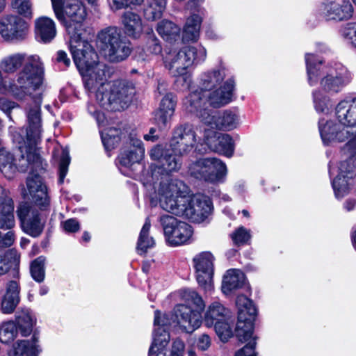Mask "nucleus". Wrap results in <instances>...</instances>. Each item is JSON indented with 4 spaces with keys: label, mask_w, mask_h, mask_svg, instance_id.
Segmentation results:
<instances>
[{
    "label": "nucleus",
    "mask_w": 356,
    "mask_h": 356,
    "mask_svg": "<svg viewBox=\"0 0 356 356\" xmlns=\"http://www.w3.org/2000/svg\"><path fill=\"white\" fill-rule=\"evenodd\" d=\"M305 63L309 84H320V90L312 92L315 109L318 113H328L332 107L330 96L340 92L351 81V73L339 63L324 66L323 60L312 54H306Z\"/></svg>",
    "instance_id": "obj_1"
},
{
    "label": "nucleus",
    "mask_w": 356,
    "mask_h": 356,
    "mask_svg": "<svg viewBox=\"0 0 356 356\" xmlns=\"http://www.w3.org/2000/svg\"><path fill=\"white\" fill-rule=\"evenodd\" d=\"M183 297L188 305H177L171 314V320L165 314L161 316L159 311L154 312V325L159 326L154 330L153 341L149 350V356L156 353H162L169 342L170 334L165 329V326L176 323L183 328L185 332L191 333L198 328L202 323L201 312L205 307L202 297L195 291L186 289L184 292Z\"/></svg>",
    "instance_id": "obj_2"
},
{
    "label": "nucleus",
    "mask_w": 356,
    "mask_h": 356,
    "mask_svg": "<svg viewBox=\"0 0 356 356\" xmlns=\"http://www.w3.org/2000/svg\"><path fill=\"white\" fill-rule=\"evenodd\" d=\"M23 145V143L19 144L20 155L17 159H14L13 154L5 149L0 151V170L9 179L13 177L16 170L22 172L30 170L29 175L26 179V186L31 197V200L40 210H47L49 207L50 198L41 175L45 172L47 163L42 159L43 169L40 170H38V168L33 164V161L31 160L26 170H21L19 164L20 159H22V156L24 155V158H27V153L25 151L22 152L20 148V146Z\"/></svg>",
    "instance_id": "obj_3"
},
{
    "label": "nucleus",
    "mask_w": 356,
    "mask_h": 356,
    "mask_svg": "<svg viewBox=\"0 0 356 356\" xmlns=\"http://www.w3.org/2000/svg\"><path fill=\"white\" fill-rule=\"evenodd\" d=\"M32 102L26 107V115L27 119V127L22 129L18 136H15V140L18 144L23 143L20 146L22 152L27 153V158L24 155L22 156L20 159V168L22 170L26 169L30 161L33 159V164L38 168V170H42V159L38 153L37 146L41 141L42 136V116H41V102L40 95L31 97Z\"/></svg>",
    "instance_id": "obj_4"
},
{
    "label": "nucleus",
    "mask_w": 356,
    "mask_h": 356,
    "mask_svg": "<svg viewBox=\"0 0 356 356\" xmlns=\"http://www.w3.org/2000/svg\"><path fill=\"white\" fill-rule=\"evenodd\" d=\"M44 78V67L38 56H30L15 79L8 84V92L15 99L32 97L34 92L41 87Z\"/></svg>",
    "instance_id": "obj_5"
},
{
    "label": "nucleus",
    "mask_w": 356,
    "mask_h": 356,
    "mask_svg": "<svg viewBox=\"0 0 356 356\" xmlns=\"http://www.w3.org/2000/svg\"><path fill=\"white\" fill-rule=\"evenodd\" d=\"M236 303L238 307V321L235 334L240 341L248 343L238 350L234 356H257L255 338L252 339V337L257 309L252 300L244 295L238 296Z\"/></svg>",
    "instance_id": "obj_6"
},
{
    "label": "nucleus",
    "mask_w": 356,
    "mask_h": 356,
    "mask_svg": "<svg viewBox=\"0 0 356 356\" xmlns=\"http://www.w3.org/2000/svg\"><path fill=\"white\" fill-rule=\"evenodd\" d=\"M100 53L111 63L125 60L131 54V42L122 35L120 28L110 26L100 30L97 35Z\"/></svg>",
    "instance_id": "obj_7"
},
{
    "label": "nucleus",
    "mask_w": 356,
    "mask_h": 356,
    "mask_svg": "<svg viewBox=\"0 0 356 356\" xmlns=\"http://www.w3.org/2000/svg\"><path fill=\"white\" fill-rule=\"evenodd\" d=\"M234 81L232 79H228L222 86L212 92L207 93L200 88L186 98L184 104L188 112L195 113L200 119V115L202 111H211L205 108L207 102L209 104L218 108L227 104L232 101L233 91L234 89Z\"/></svg>",
    "instance_id": "obj_8"
},
{
    "label": "nucleus",
    "mask_w": 356,
    "mask_h": 356,
    "mask_svg": "<svg viewBox=\"0 0 356 356\" xmlns=\"http://www.w3.org/2000/svg\"><path fill=\"white\" fill-rule=\"evenodd\" d=\"M55 16L69 38L75 41L86 18L85 6L79 0H51Z\"/></svg>",
    "instance_id": "obj_9"
},
{
    "label": "nucleus",
    "mask_w": 356,
    "mask_h": 356,
    "mask_svg": "<svg viewBox=\"0 0 356 356\" xmlns=\"http://www.w3.org/2000/svg\"><path fill=\"white\" fill-rule=\"evenodd\" d=\"M136 93L134 85L127 81H116L107 88H98L96 100L101 107L111 112L127 108Z\"/></svg>",
    "instance_id": "obj_10"
},
{
    "label": "nucleus",
    "mask_w": 356,
    "mask_h": 356,
    "mask_svg": "<svg viewBox=\"0 0 356 356\" xmlns=\"http://www.w3.org/2000/svg\"><path fill=\"white\" fill-rule=\"evenodd\" d=\"M170 57L165 60V67L172 76H180L186 74L188 67L203 63L207 57V51L201 45L187 46Z\"/></svg>",
    "instance_id": "obj_11"
},
{
    "label": "nucleus",
    "mask_w": 356,
    "mask_h": 356,
    "mask_svg": "<svg viewBox=\"0 0 356 356\" xmlns=\"http://www.w3.org/2000/svg\"><path fill=\"white\" fill-rule=\"evenodd\" d=\"M181 204L174 215L182 216L194 222L204 221L211 213L212 205L206 196L196 195L193 197H182Z\"/></svg>",
    "instance_id": "obj_12"
},
{
    "label": "nucleus",
    "mask_w": 356,
    "mask_h": 356,
    "mask_svg": "<svg viewBox=\"0 0 356 356\" xmlns=\"http://www.w3.org/2000/svg\"><path fill=\"white\" fill-rule=\"evenodd\" d=\"M159 191L161 207L175 214V210L181 204L180 200L188 197V187L181 180L171 179L167 182H161Z\"/></svg>",
    "instance_id": "obj_13"
},
{
    "label": "nucleus",
    "mask_w": 356,
    "mask_h": 356,
    "mask_svg": "<svg viewBox=\"0 0 356 356\" xmlns=\"http://www.w3.org/2000/svg\"><path fill=\"white\" fill-rule=\"evenodd\" d=\"M189 171L191 175L197 179L213 183L223 178L227 168L216 158H202L191 165Z\"/></svg>",
    "instance_id": "obj_14"
},
{
    "label": "nucleus",
    "mask_w": 356,
    "mask_h": 356,
    "mask_svg": "<svg viewBox=\"0 0 356 356\" xmlns=\"http://www.w3.org/2000/svg\"><path fill=\"white\" fill-rule=\"evenodd\" d=\"M164 236L168 243L172 246H178L187 243L192 236L193 230L188 224L178 220L170 215L160 217Z\"/></svg>",
    "instance_id": "obj_15"
},
{
    "label": "nucleus",
    "mask_w": 356,
    "mask_h": 356,
    "mask_svg": "<svg viewBox=\"0 0 356 356\" xmlns=\"http://www.w3.org/2000/svg\"><path fill=\"white\" fill-rule=\"evenodd\" d=\"M229 311L220 302H214L209 307L205 316L207 327H214L220 339L226 342L232 336V331L228 323Z\"/></svg>",
    "instance_id": "obj_16"
},
{
    "label": "nucleus",
    "mask_w": 356,
    "mask_h": 356,
    "mask_svg": "<svg viewBox=\"0 0 356 356\" xmlns=\"http://www.w3.org/2000/svg\"><path fill=\"white\" fill-rule=\"evenodd\" d=\"M17 216L24 232L32 237H38L42 233L45 221L40 212L28 203L22 202L17 207Z\"/></svg>",
    "instance_id": "obj_17"
},
{
    "label": "nucleus",
    "mask_w": 356,
    "mask_h": 356,
    "mask_svg": "<svg viewBox=\"0 0 356 356\" xmlns=\"http://www.w3.org/2000/svg\"><path fill=\"white\" fill-rule=\"evenodd\" d=\"M196 143V134L191 124H179L175 127L170 140L171 152L179 156L188 154Z\"/></svg>",
    "instance_id": "obj_18"
},
{
    "label": "nucleus",
    "mask_w": 356,
    "mask_h": 356,
    "mask_svg": "<svg viewBox=\"0 0 356 356\" xmlns=\"http://www.w3.org/2000/svg\"><path fill=\"white\" fill-rule=\"evenodd\" d=\"M69 43L74 63L79 72L98 61L97 54L88 42L82 40L81 33L75 41L69 38Z\"/></svg>",
    "instance_id": "obj_19"
},
{
    "label": "nucleus",
    "mask_w": 356,
    "mask_h": 356,
    "mask_svg": "<svg viewBox=\"0 0 356 356\" xmlns=\"http://www.w3.org/2000/svg\"><path fill=\"white\" fill-rule=\"evenodd\" d=\"M213 261L214 257L210 252H200L193 259L196 280L206 291L213 289Z\"/></svg>",
    "instance_id": "obj_20"
},
{
    "label": "nucleus",
    "mask_w": 356,
    "mask_h": 356,
    "mask_svg": "<svg viewBox=\"0 0 356 356\" xmlns=\"http://www.w3.org/2000/svg\"><path fill=\"white\" fill-rule=\"evenodd\" d=\"M319 16L326 21H343L350 19L353 7L349 0L322 3L318 10Z\"/></svg>",
    "instance_id": "obj_21"
},
{
    "label": "nucleus",
    "mask_w": 356,
    "mask_h": 356,
    "mask_svg": "<svg viewBox=\"0 0 356 356\" xmlns=\"http://www.w3.org/2000/svg\"><path fill=\"white\" fill-rule=\"evenodd\" d=\"M25 20L15 15H8L0 19V34L6 41L22 40L27 33Z\"/></svg>",
    "instance_id": "obj_22"
},
{
    "label": "nucleus",
    "mask_w": 356,
    "mask_h": 356,
    "mask_svg": "<svg viewBox=\"0 0 356 356\" xmlns=\"http://www.w3.org/2000/svg\"><path fill=\"white\" fill-rule=\"evenodd\" d=\"M200 116L203 123L218 129H232L236 127L238 122L236 114L230 110L204 111L201 113Z\"/></svg>",
    "instance_id": "obj_23"
},
{
    "label": "nucleus",
    "mask_w": 356,
    "mask_h": 356,
    "mask_svg": "<svg viewBox=\"0 0 356 356\" xmlns=\"http://www.w3.org/2000/svg\"><path fill=\"white\" fill-rule=\"evenodd\" d=\"M83 78L86 89L92 92L96 88H107L105 82L109 77L108 67L106 64L96 62L84 71L79 72Z\"/></svg>",
    "instance_id": "obj_24"
},
{
    "label": "nucleus",
    "mask_w": 356,
    "mask_h": 356,
    "mask_svg": "<svg viewBox=\"0 0 356 356\" xmlns=\"http://www.w3.org/2000/svg\"><path fill=\"white\" fill-rule=\"evenodd\" d=\"M339 123L350 128L356 127V97H348L341 101L335 108Z\"/></svg>",
    "instance_id": "obj_25"
},
{
    "label": "nucleus",
    "mask_w": 356,
    "mask_h": 356,
    "mask_svg": "<svg viewBox=\"0 0 356 356\" xmlns=\"http://www.w3.org/2000/svg\"><path fill=\"white\" fill-rule=\"evenodd\" d=\"M177 104L176 96L172 93L166 94L161 99L159 109L155 113V120L159 127L166 128L174 114Z\"/></svg>",
    "instance_id": "obj_26"
},
{
    "label": "nucleus",
    "mask_w": 356,
    "mask_h": 356,
    "mask_svg": "<svg viewBox=\"0 0 356 356\" xmlns=\"http://www.w3.org/2000/svg\"><path fill=\"white\" fill-rule=\"evenodd\" d=\"M130 144L129 149L121 152L118 156L120 164L127 168L136 163L138 164L145 154V149L140 140L131 137L130 138Z\"/></svg>",
    "instance_id": "obj_27"
},
{
    "label": "nucleus",
    "mask_w": 356,
    "mask_h": 356,
    "mask_svg": "<svg viewBox=\"0 0 356 356\" xmlns=\"http://www.w3.org/2000/svg\"><path fill=\"white\" fill-rule=\"evenodd\" d=\"M226 68L220 61L219 65L211 70L204 72L200 78V88L207 93L220 86L226 76Z\"/></svg>",
    "instance_id": "obj_28"
},
{
    "label": "nucleus",
    "mask_w": 356,
    "mask_h": 356,
    "mask_svg": "<svg viewBox=\"0 0 356 356\" xmlns=\"http://www.w3.org/2000/svg\"><path fill=\"white\" fill-rule=\"evenodd\" d=\"M205 144L211 151L227 157L232 156L234 152L233 139L227 134H220L218 136L207 138L205 140Z\"/></svg>",
    "instance_id": "obj_29"
},
{
    "label": "nucleus",
    "mask_w": 356,
    "mask_h": 356,
    "mask_svg": "<svg viewBox=\"0 0 356 356\" xmlns=\"http://www.w3.org/2000/svg\"><path fill=\"white\" fill-rule=\"evenodd\" d=\"M20 287L17 282L10 281L6 284V293L1 300V310L3 314H12L19 302Z\"/></svg>",
    "instance_id": "obj_30"
},
{
    "label": "nucleus",
    "mask_w": 356,
    "mask_h": 356,
    "mask_svg": "<svg viewBox=\"0 0 356 356\" xmlns=\"http://www.w3.org/2000/svg\"><path fill=\"white\" fill-rule=\"evenodd\" d=\"M35 38L43 43L50 42L56 35V25L53 19L41 17L35 20Z\"/></svg>",
    "instance_id": "obj_31"
},
{
    "label": "nucleus",
    "mask_w": 356,
    "mask_h": 356,
    "mask_svg": "<svg viewBox=\"0 0 356 356\" xmlns=\"http://www.w3.org/2000/svg\"><path fill=\"white\" fill-rule=\"evenodd\" d=\"M125 33L131 38H138L143 32L142 19L137 13L124 12L121 17Z\"/></svg>",
    "instance_id": "obj_32"
},
{
    "label": "nucleus",
    "mask_w": 356,
    "mask_h": 356,
    "mask_svg": "<svg viewBox=\"0 0 356 356\" xmlns=\"http://www.w3.org/2000/svg\"><path fill=\"white\" fill-rule=\"evenodd\" d=\"M15 225L14 202L6 195L0 202V229H11Z\"/></svg>",
    "instance_id": "obj_33"
},
{
    "label": "nucleus",
    "mask_w": 356,
    "mask_h": 356,
    "mask_svg": "<svg viewBox=\"0 0 356 356\" xmlns=\"http://www.w3.org/2000/svg\"><path fill=\"white\" fill-rule=\"evenodd\" d=\"M245 283L244 273L240 270L231 269L227 271L223 277L222 290L224 293H230L232 291L242 288Z\"/></svg>",
    "instance_id": "obj_34"
},
{
    "label": "nucleus",
    "mask_w": 356,
    "mask_h": 356,
    "mask_svg": "<svg viewBox=\"0 0 356 356\" xmlns=\"http://www.w3.org/2000/svg\"><path fill=\"white\" fill-rule=\"evenodd\" d=\"M38 337L35 332L32 340H22L17 343L13 347V356H38L40 352L39 346L37 344Z\"/></svg>",
    "instance_id": "obj_35"
},
{
    "label": "nucleus",
    "mask_w": 356,
    "mask_h": 356,
    "mask_svg": "<svg viewBox=\"0 0 356 356\" xmlns=\"http://www.w3.org/2000/svg\"><path fill=\"white\" fill-rule=\"evenodd\" d=\"M166 6V0H146L143 3V13L148 21L159 19Z\"/></svg>",
    "instance_id": "obj_36"
},
{
    "label": "nucleus",
    "mask_w": 356,
    "mask_h": 356,
    "mask_svg": "<svg viewBox=\"0 0 356 356\" xmlns=\"http://www.w3.org/2000/svg\"><path fill=\"white\" fill-rule=\"evenodd\" d=\"M163 50L160 40L156 35L152 33H148L145 45L143 49V53H140L138 56V60L142 62L149 60V56L159 55Z\"/></svg>",
    "instance_id": "obj_37"
},
{
    "label": "nucleus",
    "mask_w": 356,
    "mask_h": 356,
    "mask_svg": "<svg viewBox=\"0 0 356 356\" xmlns=\"http://www.w3.org/2000/svg\"><path fill=\"white\" fill-rule=\"evenodd\" d=\"M156 31L158 33L170 43H172L180 38V29L172 22L162 20L157 24Z\"/></svg>",
    "instance_id": "obj_38"
},
{
    "label": "nucleus",
    "mask_w": 356,
    "mask_h": 356,
    "mask_svg": "<svg viewBox=\"0 0 356 356\" xmlns=\"http://www.w3.org/2000/svg\"><path fill=\"white\" fill-rule=\"evenodd\" d=\"M19 255L15 250L11 249L0 255V275H4L10 270L18 273Z\"/></svg>",
    "instance_id": "obj_39"
},
{
    "label": "nucleus",
    "mask_w": 356,
    "mask_h": 356,
    "mask_svg": "<svg viewBox=\"0 0 356 356\" xmlns=\"http://www.w3.org/2000/svg\"><path fill=\"white\" fill-rule=\"evenodd\" d=\"M151 223L149 218L145 219V222L140 230L137 241V251L140 254H145L148 249L155 245L154 238L149 236V229Z\"/></svg>",
    "instance_id": "obj_40"
},
{
    "label": "nucleus",
    "mask_w": 356,
    "mask_h": 356,
    "mask_svg": "<svg viewBox=\"0 0 356 356\" xmlns=\"http://www.w3.org/2000/svg\"><path fill=\"white\" fill-rule=\"evenodd\" d=\"M25 54H14L5 57L1 62V70L7 74H13L19 70L27 60Z\"/></svg>",
    "instance_id": "obj_41"
},
{
    "label": "nucleus",
    "mask_w": 356,
    "mask_h": 356,
    "mask_svg": "<svg viewBox=\"0 0 356 356\" xmlns=\"http://www.w3.org/2000/svg\"><path fill=\"white\" fill-rule=\"evenodd\" d=\"M202 19L198 15H193L186 20L183 31V39L186 41H195L199 38Z\"/></svg>",
    "instance_id": "obj_42"
},
{
    "label": "nucleus",
    "mask_w": 356,
    "mask_h": 356,
    "mask_svg": "<svg viewBox=\"0 0 356 356\" xmlns=\"http://www.w3.org/2000/svg\"><path fill=\"white\" fill-rule=\"evenodd\" d=\"M181 156L179 154H175L172 152L165 153L161 162L163 171L167 174L177 172L182 165Z\"/></svg>",
    "instance_id": "obj_43"
},
{
    "label": "nucleus",
    "mask_w": 356,
    "mask_h": 356,
    "mask_svg": "<svg viewBox=\"0 0 356 356\" xmlns=\"http://www.w3.org/2000/svg\"><path fill=\"white\" fill-rule=\"evenodd\" d=\"M122 131L117 128H109L102 133V140L105 149L108 151L114 149L120 142Z\"/></svg>",
    "instance_id": "obj_44"
},
{
    "label": "nucleus",
    "mask_w": 356,
    "mask_h": 356,
    "mask_svg": "<svg viewBox=\"0 0 356 356\" xmlns=\"http://www.w3.org/2000/svg\"><path fill=\"white\" fill-rule=\"evenodd\" d=\"M17 327L13 321H7L0 325V341L3 343L12 342L17 335Z\"/></svg>",
    "instance_id": "obj_45"
},
{
    "label": "nucleus",
    "mask_w": 356,
    "mask_h": 356,
    "mask_svg": "<svg viewBox=\"0 0 356 356\" xmlns=\"http://www.w3.org/2000/svg\"><path fill=\"white\" fill-rule=\"evenodd\" d=\"M17 327L22 336L29 335L33 330V321L28 311L16 316Z\"/></svg>",
    "instance_id": "obj_46"
},
{
    "label": "nucleus",
    "mask_w": 356,
    "mask_h": 356,
    "mask_svg": "<svg viewBox=\"0 0 356 356\" xmlns=\"http://www.w3.org/2000/svg\"><path fill=\"white\" fill-rule=\"evenodd\" d=\"M45 257L40 256L33 260L31 264L30 272L33 279L38 282H43L45 276L44 264Z\"/></svg>",
    "instance_id": "obj_47"
},
{
    "label": "nucleus",
    "mask_w": 356,
    "mask_h": 356,
    "mask_svg": "<svg viewBox=\"0 0 356 356\" xmlns=\"http://www.w3.org/2000/svg\"><path fill=\"white\" fill-rule=\"evenodd\" d=\"M12 10L24 17H31L32 3L30 0H11Z\"/></svg>",
    "instance_id": "obj_48"
},
{
    "label": "nucleus",
    "mask_w": 356,
    "mask_h": 356,
    "mask_svg": "<svg viewBox=\"0 0 356 356\" xmlns=\"http://www.w3.org/2000/svg\"><path fill=\"white\" fill-rule=\"evenodd\" d=\"M231 238L238 246L248 244L251 240L250 230L243 226L239 227L231 234Z\"/></svg>",
    "instance_id": "obj_49"
},
{
    "label": "nucleus",
    "mask_w": 356,
    "mask_h": 356,
    "mask_svg": "<svg viewBox=\"0 0 356 356\" xmlns=\"http://www.w3.org/2000/svg\"><path fill=\"white\" fill-rule=\"evenodd\" d=\"M70 163V157L67 149H63L59 161V179L58 183L62 184L68 171Z\"/></svg>",
    "instance_id": "obj_50"
},
{
    "label": "nucleus",
    "mask_w": 356,
    "mask_h": 356,
    "mask_svg": "<svg viewBox=\"0 0 356 356\" xmlns=\"http://www.w3.org/2000/svg\"><path fill=\"white\" fill-rule=\"evenodd\" d=\"M341 35L356 47V23H348L343 29Z\"/></svg>",
    "instance_id": "obj_51"
},
{
    "label": "nucleus",
    "mask_w": 356,
    "mask_h": 356,
    "mask_svg": "<svg viewBox=\"0 0 356 356\" xmlns=\"http://www.w3.org/2000/svg\"><path fill=\"white\" fill-rule=\"evenodd\" d=\"M169 152H171V150L165 149L161 145H157L151 149L150 157L152 160L159 161L161 163L165 153Z\"/></svg>",
    "instance_id": "obj_52"
},
{
    "label": "nucleus",
    "mask_w": 356,
    "mask_h": 356,
    "mask_svg": "<svg viewBox=\"0 0 356 356\" xmlns=\"http://www.w3.org/2000/svg\"><path fill=\"white\" fill-rule=\"evenodd\" d=\"M61 225L67 233H75L80 229V224L75 218H70L61 223Z\"/></svg>",
    "instance_id": "obj_53"
},
{
    "label": "nucleus",
    "mask_w": 356,
    "mask_h": 356,
    "mask_svg": "<svg viewBox=\"0 0 356 356\" xmlns=\"http://www.w3.org/2000/svg\"><path fill=\"white\" fill-rule=\"evenodd\" d=\"M211 346V338L208 334H204L201 335L198 340L197 346V348L200 350H207Z\"/></svg>",
    "instance_id": "obj_54"
},
{
    "label": "nucleus",
    "mask_w": 356,
    "mask_h": 356,
    "mask_svg": "<svg viewBox=\"0 0 356 356\" xmlns=\"http://www.w3.org/2000/svg\"><path fill=\"white\" fill-rule=\"evenodd\" d=\"M109 6L113 11H116L130 6L129 0H108Z\"/></svg>",
    "instance_id": "obj_55"
},
{
    "label": "nucleus",
    "mask_w": 356,
    "mask_h": 356,
    "mask_svg": "<svg viewBox=\"0 0 356 356\" xmlns=\"http://www.w3.org/2000/svg\"><path fill=\"white\" fill-rule=\"evenodd\" d=\"M15 107V102L6 98H0V109L6 114H9L11 109Z\"/></svg>",
    "instance_id": "obj_56"
},
{
    "label": "nucleus",
    "mask_w": 356,
    "mask_h": 356,
    "mask_svg": "<svg viewBox=\"0 0 356 356\" xmlns=\"http://www.w3.org/2000/svg\"><path fill=\"white\" fill-rule=\"evenodd\" d=\"M184 348V343L181 340L177 339L175 341H174L172 343L171 353L178 354L183 356Z\"/></svg>",
    "instance_id": "obj_57"
},
{
    "label": "nucleus",
    "mask_w": 356,
    "mask_h": 356,
    "mask_svg": "<svg viewBox=\"0 0 356 356\" xmlns=\"http://www.w3.org/2000/svg\"><path fill=\"white\" fill-rule=\"evenodd\" d=\"M56 60L58 63H63L65 67L70 65V59L67 57V54L62 50H60L56 54Z\"/></svg>",
    "instance_id": "obj_58"
},
{
    "label": "nucleus",
    "mask_w": 356,
    "mask_h": 356,
    "mask_svg": "<svg viewBox=\"0 0 356 356\" xmlns=\"http://www.w3.org/2000/svg\"><path fill=\"white\" fill-rule=\"evenodd\" d=\"M155 132H156L155 128H153V127L150 128L149 133L144 135V136H143L144 139L147 141H149V140L152 141V142L156 141L159 138V137H158V136L154 134Z\"/></svg>",
    "instance_id": "obj_59"
},
{
    "label": "nucleus",
    "mask_w": 356,
    "mask_h": 356,
    "mask_svg": "<svg viewBox=\"0 0 356 356\" xmlns=\"http://www.w3.org/2000/svg\"><path fill=\"white\" fill-rule=\"evenodd\" d=\"M88 111L92 116L97 119V120H99V118L102 115V113L96 109L95 106H88Z\"/></svg>",
    "instance_id": "obj_60"
},
{
    "label": "nucleus",
    "mask_w": 356,
    "mask_h": 356,
    "mask_svg": "<svg viewBox=\"0 0 356 356\" xmlns=\"http://www.w3.org/2000/svg\"><path fill=\"white\" fill-rule=\"evenodd\" d=\"M7 92H8V85L3 81L1 72L0 71V93L3 94Z\"/></svg>",
    "instance_id": "obj_61"
},
{
    "label": "nucleus",
    "mask_w": 356,
    "mask_h": 356,
    "mask_svg": "<svg viewBox=\"0 0 356 356\" xmlns=\"http://www.w3.org/2000/svg\"><path fill=\"white\" fill-rule=\"evenodd\" d=\"M356 205V201L355 200H347L344 203V208L348 211H350L355 208Z\"/></svg>",
    "instance_id": "obj_62"
},
{
    "label": "nucleus",
    "mask_w": 356,
    "mask_h": 356,
    "mask_svg": "<svg viewBox=\"0 0 356 356\" xmlns=\"http://www.w3.org/2000/svg\"><path fill=\"white\" fill-rule=\"evenodd\" d=\"M146 0H129V3H130V6H138L140 5L142 3H145Z\"/></svg>",
    "instance_id": "obj_63"
},
{
    "label": "nucleus",
    "mask_w": 356,
    "mask_h": 356,
    "mask_svg": "<svg viewBox=\"0 0 356 356\" xmlns=\"http://www.w3.org/2000/svg\"><path fill=\"white\" fill-rule=\"evenodd\" d=\"M207 36L211 39H216L217 35L211 30H207L206 32Z\"/></svg>",
    "instance_id": "obj_64"
}]
</instances>
